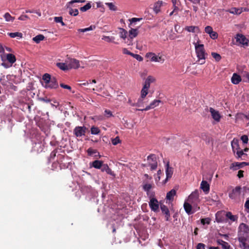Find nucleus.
Segmentation results:
<instances>
[{"instance_id": "nucleus-1", "label": "nucleus", "mask_w": 249, "mask_h": 249, "mask_svg": "<svg viewBox=\"0 0 249 249\" xmlns=\"http://www.w3.org/2000/svg\"><path fill=\"white\" fill-rule=\"evenodd\" d=\"M142 19V18H133L129 19L130 24L129 27L131 28L129 31V38L127 39L126 43L128 45H132V39L133 38L136 37L139 33V30L138 29H134L131 26L134 27L135 22L140 21Z\"/></svg>"}, {"instance_id": "nucleus-2", "label": "nucleus", "mask_w": 249, "mask_h": 249, "mask_svg": "<svg viewBox=\"0 0 249 249\" xmlns=\"http://www.w3.org/2000/svg\"><path fill=\"white\" fill-rule=\"evenodd\" d=\"M42 79L44 81L46 89H55L58 87V84L55 77H51L48 73H45L42 76Z\"/></svg>"}, {"instance_id": "nucleus-3", "label": "nucleus", "mask_w": 249, "mask_h": 249, "mask_svg": "<svg viewBox=\"0 0 249 249\" xmlns=\"http://www.w3.org/2000/svg\"><path fill=\"white\" fill-rule=\"evenodd\" d=\"M198 41L197 42H194L195 45L196 52L197 55V57L199 61L201 62L200 64L202 65L205 63L206 55L207 54L205 53L204 45L203 44H198Z\"/></svg>"}, {"instance_id": "nucleus-4", "label": "nucleus", "mask_w": 249, "mask_h": 249, "mask_svg": "<svg viewBox=\"0 0 249 249\" xmlns=\"http://www.w3.org/2000/svg\"><path fill=\"white\" fill-rule=\"evenodd\" d=\"M86 0H71L67 2L66 4V7L69 10V14L71 16H76L79 14L77 9H73L72 4L74 3H85Z\"/></svg>"}, {"instance_id": "nucleus-5", "label": "nucleus", "mask_w": 249, "mask_h": 249, "mask_svg": "<svg viewBox=\"0 0 249 249\" xmlns=\"http://www.w3.org/2000/svg\"><path fill=\"white\" fill-rule=\"evenodd\" d=\"M237 238H248L249 237V227L245 223H241L238 229Z\"/></svg>"}, {"instance_id": "nucleus-6", "label": "nucleus", "mask_w": 249, "mask_h": 249, "mask_svg": "<svg viewBox=\"0 0 249 249\" xmlns=\"http://www.w3.org/2000/svg\"><path fill=\"white\" fill-rule=\"evenodd\" d=\"M246 188H242L240 186H236L232 191L229 193V197L232 199L236 201L239 200L240 199V195L242 193V189L245 190Z\"/></svg>"}, {"instance_id": "nucleus-7", "label": "nucleus", "mask_w": 249, "mask_h": 249, "mask_svg": "<svg viewBox=\"0 0 249 249\" xmlns=\"http://www.w3.org/2000/svg\"><path fill=\"white\" fill-rule=\"evenodd\" d=\"M154 193H151L150 196H149L150 199L149 205L152 211L157 212L159 209V203L158 200L154 197Z\"/></svg>"}, {"instance_id": "nucleus-8", "label": "nucleus", "mask_w": 249, "mask_h": 249, "mask_svg": "<svg viewBox=\"0 0 249 249\" xmlns=\"http://www.w3.org/2000/svg\"><path fill=\"white\" fill-rule=\"evenodd\" d=\"M192 204L188 201H185L183 205L186 213L189 215L193 214L196 211L199 210V207L197 206L193 205V206H192Z\"/></svg>"}, {"instance_id": "nucleus-9", "label": "nucleus", "mask_w": 249, "mask_h": 249, "mask_svg": "<svg viewBox=\"0 0 249 249\" xmlns=\"http://www.w3.org/2000/svg\"><path fill=\"white\" fill-rule=\"evenodd\" d=\"M148 166L150 167L151 170L156 169L158 166L156 156L155 154H150L147 158Z\"/></svg>"}, {"instance_id": "nucleus-10", "label": "nucleus", "mask_w": 249, "mask_h": 249, "mask_svg": "<svg viewBox=\"0 0 249 249\" xmlns=\"http://www.w3.org/2000/svg\"><path fill=\"white\" fill-rule=\"evenodd\" d=\"M187 201L190 202L192 205H197L199 202L198 191L196 190L192 192L188 196Z\"/></svg>"}, {"instance_id": "nucleus-11", "label": "nucleus", "mask_w": 249, "mask_h": 249, "mask_svg": "<svg viewBox=\"0 0 249 249\" xmlns=\"http://www.w3.org/2000/svg\"><path fill=\"white\" fill-rule=\"evenodd\" d=\"M87 129V128L84 126H77L74 128L73 133L76 137L80 138L85 136Z\"/></svg>"}, {"instance_id": "nucleus-12", "label": "nucleus", "mask_w": 249, "mask_h": 249, "mask_svg": "<svg viewBox=\"0 0 249 249\" xmlns=\"http://www.w3.org/2000/svg\"><path fill=\"white\" fill-rule=\"evenodd\" d=\"M69 69H78L80 67L79 61L75 59L71 58L69 61H67Z\"/></svg>"}, {"instance_id": "nucleus-13", "label": "nucleus", "mask_w": 249, "mask_h": 249, "mask_svg": "<svg viewBox=\"0 0 249 249\" xmlns=\"http://www.w3.org/2000/svg\"><path fill=\"white\" fill-rule=\"evenodd\" d=\"M235 38L236 42L239 44H242L247 46H248V40L244 35L238 34L236 35Z\"/></svg>"}, {"instance_id": "nucleus-14", "label": "nucleus", "mask_w": 249, "mask_h": 249, "mask_svg": "<svg viewBox=\"0 0 249 249\" xmlns=\"http://www.w3.org/2000/svg\"><path fill=\"white\" fill-rule=\"evenodd\" d=\"M160 102L161 101L160 100H154L149 104V105L146 107L145 108L143 109H136V110L140 111H147L150 109L154 108V107L158 106Z\"/></svg>"}, {"instance_id": "nucleus-15", "label": "nucleus", "mask_w": 249, "mask_h": 249, "mask_svg": "<svg viewBox=\"0 0 249 249\" xmlns=\"http://www.w3.org/2000/svg\"><path fill=\"white\" fill-rule=\"evenodd\" d=\"M156 81V79L152 76L149 75L147 78L145 79V81L143 84V87L144 89H149L150 84L152 83L155 82Z\"/></svg>"}, {"instance_id": "nucleus-16", "label": "nucleus", "mask_w": 249, "mask_h": 249, "mask_svg": "<svg viewBox=\"0 0 249 249\" xmlns=\"http://www.w3.org/2000/svg\"><path fill=\"white\" fill-rule=\"evenodd\" d=\"M166 178L165 180V183L168 180L169 178H170L173 174V168L169 166V162H168L166 165Z\"/></svg>"}, {"instance_id": "nucleus-17", "label": "nucleus", "mask_w": 249, "mask_h": 249, "mask_svg": "<svg viewBox=\"0 0 249 249\" xmlns=\"http://www.w3.org/2000/svg\"><path fill=\"white\" fill-rule=\"evenodd\" d=\"M210 112L211 113L213 118L216 122H218L221 118L218 111L215 110L212 107L210 108Z\"/></svg>"}, {"instance_id": "nucleus-18", "label": "nucleus", "mask_w": 249, "mask_h": 249, "mask_svg": "<svg viewBox=\"0 0 249 249\" xmlns=\"http://www.w3.org/2000/svg\"><path fill=\"white\" fill-rule=\"evenodd\" d=\"M239 242V246L242 249H249V245L246 242L248 238H237Z\"/></svg>"}, {"instance_id": "nucleus-19", "label": "nucleus", "mask_w": 249, "mask_h": 249, "mask_svg": "<svg viewBox=\"0 0 249 249\" xmlns=\"http://www.w3.org/2000/svg\"><path fill=\"white\" fill-rule=\"evenodd\" d=\"M200 188L205 194H208L210 191V185L206 180H202L201 181Z\"/></svg>"}, {"instance_id": "nucleus-20", "label": "nucleus", "mask_w": 249, "mask_h": 249, "mask_svg": "<svg viewBox=\"0 0 249 249\" xmlns=\"http://www.w3.org/2000/svg\"><path fill=\"white\" fill-rule=\"evenodd\" d=\"M160 209L162 213L165 214V220L168 221L170 217V213L168 208L167 206L163 204L160 205Z\"/></svg>"}, {"instance_id": "nucleus-21", "label": "nucleus", "mask_w": 249, "mask_h": 249, "mask_svg": "<svg viewBox=\"0 0 249 249\" xmlns=\"http://www.w3.org/2000/svg\"><path fill=\"white\" fill-rule=\"evenodd\" d=\"M153 187V184L150 183H145L142 185L143 190L146 192V194L148 196H150L151 193H154V192H151L150 190Z\"/></svg>"}, {"instance_id": "nucleus-22", "label": "nucleus", "mask_w": 249, "mask_h": 249, "mask_svg": "<svg viewBox=\"0 0 249 249\" xmlns=\"http://www.w3.org/2000/svg\"><path fill=\"white\" fill-rule=\"evenodd\" d=\"M226 12H229L233 14L240 15L243 12V8L233 7L226 10Z\"/></svg>"}, {"instance_id": "nucleus-23", "label": "nucleus", "mask_w": 249, "mask_h": 249, "mask_svg": "<svg viewBox=\"0 0 249 249\" xmlns=\"http://www.w3.org/2000/svg\"><path fill=\"white\" fill-rule=\"evenodd\" d=\"M102 172H106L107 174L112 176L113 177L115 176V174L114 172L111 170V169L108 167L107 164H104L103 167L101 168Z\"/></svg>"}, {"instance_id": "nucleus-24", "label": "nucleus", "mask_w": 249, "mask_h": 249, "mask_svg": "<svg viewBox=\"0 0 249 249\" xmlns=\"http://www.w3.org/2000/svg\"><path fill=\"white\" fill-rule=\"evenodd\" d=\"M231 82L233 84H238L241 81V76L236 73H234L231 78Z\"/></svg>"}, {"instance_id": "nucleus-25", "label": "nucleus", "mask_w": 249, "mask_h": 249, "mask_svg": "<svg viewBox=\"0 0 249 249\" xmlns=\"http://www.w3.org/2000/svg\"><path fill=\"white\" fill-rule=\"evenodd\" d=\"M185 30L189 32H192V33H199L200 30L197 26H186L185 27Z\"/></svg>"}, {"instance_id": "nucleus-26", "label": "nucleus", "mask_w": 249, "mask_h": 249, "mask_svg": "<svg viewBox=\"0 0 249 249\" xmlns=\"http://www.w3.org/2000/svg\"><path fill=\"white\" fill-rule=\"evenodd\" d=\"M147 57H150L151 61L154 62H159V59H160V57L157 56L154 53H148L146 54Z\"/></svg>"}, {"instance_id": "nucleus-27", "label": "nucleus", "mask_w": 249, "mask_h": 249, "mask_svg": "<svg viewBox=\"0 0 249 249\" xmlns=\"http://www.w3.org/2000/svg\"><path fill=\"white\" fill-rule=\"evenodd\" d=\"M176 195V191L174 189H172L168 192L166 195V199L169 201H173L174 197Z\"/></svg>"}, {"instance_id": "nucleus-28", "label": "nucleus", "mask_w": 249, "mask_h": 249, "mask_svg": "<svg viewBox=\"0 0 249 249\" xmlns=\"http://www.w3.org/2000/svg\"><path fill=\"white\" fill-rule=\"evenodd\" d=\"M104 164L101 160H95L92 162V166L96 169H101L103 167Z\"/></svg>"}, {"instance_id": "nucleus-29", "label": "nucleus", "mask_w": 249, "mask_h": 249, "mask_svg": "<svg viewBox=\"0 0 249 249\" xmlns=\"http://www.w3.org/2000/svg\"><path fill=\"white\" fill-rule=\"evenodd\" d=\"M231 144L234 152H235V150H239L240 149L239 145V141L238 139H234L232 141Z\"/></svg>"}, {"instance_id": "nucleus-30", "label": "nucleus", "mask_w": 249, "mask_h": 249, "mask_svg": "<svg viewBox=\"0 0 249 249\" xmlns=\"http://www.w3.org/2000/svg\"><path fill=\"white\" fill-rule=\"evenodd\" d=\"M56 66L57 67H58L60 69L63 70V71H66L69 70L68 63H57Z\"/></svg>"}, {"instance_id": "nucleus-31", "label": "nucleus", "mask_w": 249, "mask_h": 249, "mask_svg": "<svg viewBox=\"0 0 249 249\" xmlns=\"http://www.w3.org/2000/svg\"><path fill=\"white\" fill-rule=\"evenodd\" d=\"M6 59L11 64L15 63L16 61L15 56L12 53H8L6 55Z\"/></svg>"}, {"instance_id": "nucleus-32", "label": "nucleus", "mask_w": 249, "mask_h": 249, "mask_svg": "<svg viewBox=\"0 0 249 249\" xmlns=\"http://www.w3.org/2000/svg\"><path fill=\"white\" fill-rule=\"evenodd\" d=\"M226 217L230 219L231 221L234 222L237 220L238 217L236 215H234L230 212H228L226 214Z\"/></svg>"}, {"instance_id": "nucleus-33", "label": "nucleus", "mask_w": 249, "mask_h": 249, "mask_svg": "<svg viewBox=\"0 0 249 249\" xmlns=\"http://www.w3.org/2000/svg\"><path fill=\"white\" fill-rule=\"evenodd\" d=\"M45 38L43 35H38L33 37V40L36 43H39L41 41L43 40Z\"/></svg>"}, {"instance_id": "nucleus-34", "label": "nucleus", "mask_w": 249, "mask_h": 249, "mask_svg": "<svg viewBox=\"0 0 249 249\" xmlns=\"http://www.w3.org/2000/svg\"><path fill=\"white\" fill-rule=\"evenodd\" d=\"M105 4L108 6L111 11H116L118 10L117 7L112 2H106Z\"/></svg>"}, {"instance_id": "nucleus-35", "label": "nucleus", "mask_w": 249, "mask_h": 249, "mask_svg": "<svg viewBox=\"0 0 249 249\" xmlns=\"http://www.w3.org/2000/svg\"><path fill=\"white\" fill-rule=\"evenodd\" d=\"M8 35L11 38H15L16 37L21 38L22 37V33L19 32L8 33Z\"/></svg>"}, {"instance_id": "nucleus-36", "label": "nucleus", "mask_w": 249, "mask_h": 249, "mask_svg": "<svg viewBox=\"0 0 249 249\" xmlns=\"http://www.w3.org/2000/svg\"><path fill=\"white\" fill-rule=\"evenodd\" d=\"M239 162H238L232 163L230 166V168L233 171L237 170L238 169H240V166H239Z\"/></svg>"}, {"instance_id": "nucleus-37", "label": "nucleus", "mask_w": 249, "mask_h": 249, "mask_svg": "<svg viewBox=\"0 0 249 249\" xmlns=\"http://www.w3.org/2000/svg\"><path fill=\"white\" fill-rule=\"evenodd\" d=\"M91 7L90 2H88L85 5L80 8V10L83 12H86Z\"/></svg>"}, {"instance_id": "nucleus-38", "label": "nucleus", "mask_w": 249, "mask_h": 249, "mask_svg": "<svg viewBox=\"0 0 249 249\" xmlns=\"http://www.w3.org/2000/svg\"><path fill=\"white\" fill-rule=\"evenodd\" d=\"M161 2L158 1L155 3L154 6V11L158 13L160 11V8L161 7Z\"/></svg>"}, {"instance_id": "nucleus-39", "label": "nucleus", "mask_w": 249, "mask_h": 249, "mask_svg": "<svg viewBox=\"0 0 249 249\" xmlns=\"http://www.w3.org/2000/svg\"><path fill=\"white\" fill-rule=\"evenodd\" d=\"M121 32L120 33V36L121 38L125 39L126 38L127 32L123 28H120Z\"/></svg>"}, {"instance_id": "nucleus-40", "label": "nucleus", "mask_w": 249, "mask_h": 249, "mask_svg": "<svg viewBox=\"0 0 249 249\" xmlns=\"http://www.w3.org/2000/svg\"><path fill=\"white\" fill-rule=\"evenodd\" d=\"M95 28V26L94 25H91L88 28H84V29H78V32L84 33L86 32L89 31L94 30Z\"/></svg>"}, {"instance_id": "nucleus-41", "label": "nucleus", "mask_w": 249, "mask_h": 249, "mask_svg": "<svg viewBox=\"0 0 249 249\" xmlns=\"http://www.w3.org/2000/svg\"><path fill=\"white\" fill-rule=\"evenodd\" d=\"M91 133L93 135H97L100 133V130L95 126H92L90 129Z\"/></svg>"}, {"instance_id": "nucleus-42", "label": "nucleus", "mask_w": 249, "mask_h": 249, "mask_svg": "<svg viewBox=\"0 0 249 249\" xmlns=\"http://www.w3.org/2000/svg\"><path fill=\"white\" fill-rule=\"evenodd\" d=\"M211 54L213 57L214 58L217 62L219 61L221 59V55L216 53L213 52Z\"/></svg>"}, {"instance_id": "nucleus-43", "label": "nucleus", "mask_w": 249, "mask_h": 249, "mask_svg": "<svg viewBox=\"0 0 249 249\" xmlns=\"http://www.w3.org/2000/svg\"><path fill=\"white\" fill-rule=\"evenodd\" d=\"M148 89H144V88L142 87L141 91V96H142V98H145L146 96L148 94Z\"/></svg>"}, {"instance_id": "nucleus-44", "label": "nucleus", "mask_w": 249, "mask_h": 249, "mask_svg": "<svg viewBox=\"0 0 249 249\" xmlns=\"http://www.w3.org/2000/svg\"><path fill=\"white\" fill-rule=\"evenodd\" d=\"M63 18L62 17H54V21L56 23H60L62 26H65V24L63 21Z\"/></svg>"}, {"instance_id": "nucleus-45", "label": "nucleus", "mask_w": 249, "mask_h": 249, "mask_svg": "<svg viewBox=\"0 0 249 249\" xmlns=\"http://www.w3.org/2000/svg\"><path fill=\"white\" fill-rule=\"evenodd\" d=\"M221 241L222 242L221 245L223 249H232L228 243L225 242L223 240H221Z\"/></svg>"}, {"instance_id": "nucleus-46", "label": "nucleus", "mask_w": 249, "mask_h": 249, "mask_svg": "<svg viewBox=\"0 0 249 249\" xmlns=\"http://www.w3.org/2000/svg\"><path fill=\"white\" fill-rule=\"evenodd\" d=\"M144 98H142V96H140V97L138 99L137 103H136V107H141L142 106Z\"/></svg>"}, {"instance_id": "nucleus-47", "label": "nucleus", "mask_w": 249, "mask_h": 249, "mask_svg": "<svg viewBox=\"0 0 249 249\" xmlns=\"http://www.w3.org/2000/svg\"><path fill=\"white\" fill-rule=\"evenodd\" d=\"M201 223L202 225H205L206 224H209L211 222V219L210 218H202L200 220Z\"/></svg>"}, {"instance_id": "nucleus-48", "label": "nucleus", "mask_w": 249, "mask_h": 249, "mask_svg": "<svg viewBox=\"0 0 249 249\" xmlns=\"http://www.w3.org/2000/svg\"><path fill=\"white\" fill-rule=\"evenodd\" d=\"M4 17L5 20L7 21H12L14 19V18L8 13H5Z\"/></svg>"}, {"instance_id": "nucleus-49", "label": "nucleus", "mask_w": 249, "mask_h": 249, "mask_svg": "<svg viewBox=\"0 0 249 249\" xmlns=\"http://www.w3.org/2000/svg\"><path fill=\"white\" fill-rule=\"evenodd\" d=\"M209 36L213 39H215L218 37V34L213 31L209 34Z\"/></svg>"}, {"instance_id": "nucleus-50", "label": "nucleus", "mask_w": 249, "mask_h": 249, "mask_svg": "<svg viewBox=\"0 0 249 249\" xmlns=\"http://www.w3.org/2000/svg\"><path fill=\"white\" fill-rule=\"evenodd\" d=\"M114 39V37H110L108 36H103L102 39L104 40L105 41L109 42L113 41V40Z\"/></svg>"}, {"instance_id": "nucleus-51", "label": "nucleus", "mask_w": 249, "mask_h": 249, "mask_svg": "<svg viewBox=\"0 0 249 249\" xmlns=\"http://www.w3.org/2000/svg\"><path fill=\"white\" fill-rule=\"evenodd\" d=\"M97 152L96 150L93 149L91 148H89L87 150V153L89 156H92L93 154L96 153Z\"/></svg>"}, {"instance_id": "nucleus-52", "label": "nucleus", "mask_w": 249, "mask_h": 249, "mask_svg": "<svg viewBox=\"0 0 249 249\" xmlns=\"http://www.w3.org/2000/svg\"><path fill=\"white\" fill-rule=\"evenodd\" d=\"M121 142V141L118 137H116L115 138L112 139V143L114 145H116L117 144Z\"/></svg>"}, {"instance_id": "nucleus-53", "label": "nucleus", "mask_w": 249, "mask_h": 249, "mask_svg": "<svg viewBox=\"0 0 249 249\" xmlns=\"http://www.w3.org/2000/svg\"><path fill=\"white\" fill-rule=\"evenodd\" d=\"M213 31V28L210 26H207L205 28V32L209 35Z\"/></svg>"}, {"instance_id": "nucleus-54", "label": "nucleus", "mask_w": 249, "mask_h": 249, "mask_svg": "<svg viewBox=\"0 0 249 249\" xmlns=\"http://www.w3.org/2000/svg\"><path fill=\"white\" fill-rule=\"evenodd\" d=\"M132 56L139 61H142L143 60V58L139 54L133 53Z\"/></svg>"}, {"instance_id": "nucleus-55", "label": "nucleus", "mask_w": 249, "mask_h": 249, "mask_svg": "<svg viewBox=\"0 0 249 249\" xmlns=\"http://www.w3.org/2000/svg\"><path fill=\"white\" fill-rule=\"evenodd\" d=\"M241 140L244 143H247L248 142L249 138L248 136L244 135L241 136Z\"/></svg>"}, {"instance_id": "nucleus-56", "label": "nucleus", "mask_w": 249, "mask_h": 249, "mask_svg": "<svg viewBox=\"0 0 249 249\" xmlns=\"http://www.w3.org/2000/svg\"><path fill=\"white\" fill-rule=\"evenodd\" d=\"M60 86L61 88H62L63 89H67L70 91H71V88L69 85H65L63 83H61L60 84Z\"/></svg>"}, {"instance_id": "nucleus-57", "label": "nucleus", "mask_w": 249, "mask_h": 249, "mask_svg": "<svg viewBox=\"0 0 249 249\" xmlns=\"http://www.w3.org/2000/svg\"><path fill=\"white\" fill-rule=\"evenodd\" d=\"M105 115L107 117L109 118L112 116V113L111 111L109 110L106 109L105 111Z\"/></svg>"}, {"instance_id": "nucleus-58", "label": "nucleus", "mask_w": 249, "mask_h": 249, "mask_svg": "<svg viewBox=\"0 0 249 249\" xmlns=\"http://www.w3.org/2000/svg\"><path fill=\"white\" fill-rule=\"evenodd\" d=\"M123 53L124 54H128V55H131V56H132V54L133 53L130 52V51H129L126 48H123Z\"/></svg>"}, {"instance_id": "nucleus-59", "label": "nucleus", "mask_w": 249, "mask_h": 249, "mask_svg": "<svg viewBox=\"0 0 249 249\" xmlns=\"http://www.w3.org/2000/svg\"><path fill=\"white\" fill-rule=\"evenodd\" d=\"M196 249H205V245L203 243H198L196 246Z\"/></svg>"}, {"instance_id": "nucleus-60", "label": "nucleus", "mask_w": 249, "mask_h": 249, "mask_svg": "<svg viewBox=\"0 0 249 249\" xmlns=\"http://www.w3.org/2000/svg\"><path fill=\"white\" fill-rule=\"evenodd\" d=\"M28 18V17L25 15H21L19 18L18 19L20 20H25Z\"/></svg>"}, {"instance_id": "nucleus-61", "label": "nucleus", "mask_w": 249, "mask_h": 249, "mask_svg": "<svg viewBox=\"0 0 249 249\" xmlns=\"http://www.w3.org/2000/svg\"><path fill=\"white\" fill-rule=\"evenodd\" d=\"M236 154L237 155L238 158H240L243 155H244V152L243 150H237Z\"/></svg>"}, {"instance_id": "nucleus-62", "label": "nucleus", "mask_w": 249, "mask_h": 249, "mask_svg": "<svg viewBox=\"0 0 249 249\" xmlns=\"http://www.w3.org/2000/svg\"><path fill=\"white\" fill-rule=\"evenodd\" d=\"M132 107H136V103L133 102L131 99H128L127 102Z\"/></svg>"}, {"instance_id": "nucleus-63", "label": "nucleus", "mask_w": 249, "mask_h": 249, "mask_svg": "<svg viewBox=\"0 0 249 249\" xmlns=\"http://www.w3.org/2000/svg\"><path fill=\"white\" fill-rule=\"evenodd\" d=\"M243 173H244V171L242 170H239L238 171L237 176L239 178H241L243 177V176H244Z\"/></svg>"}, {"instance_id": "nucleus-64", "label": "nucleus", "mask_w": 249, "mask_h": 249, "mask_svg": "<svg viewBox=\"0 0 249 249\" xmlns=\"http://www.w3.org/2000/svg\"><path fill=\"white\" fill-rule=\"evenodd\" d=\"M245 207L249 210V199L247 200L245 203Z\"/></svg>"}]
</instances>
